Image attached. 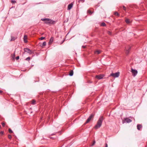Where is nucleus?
<instances>
[{
  "mask_svg": "<svg viewBox=\"0 0 147 147\" xmlns=\"http://www.w3.org/2000/svg\"><path fill=\"white\" fill-rule=\"evenodd\" d=\"M45 37H41V38H40V40H43V39H45Z\"/></svg>",
  "mask_w": 147,
  "mask_h": 147,
  "instance_id": "nucleus-30",
  "label": "nucleus"
},
{
  "mask_svg": "<svg viewBox=\"0 0 147 147\" xmlns=\"http://www.w3.org/2000/svg\"><path fill=\"white\" fill-rule=\"evenodd\" d=\"M54 21H52V20H50L48 18V20H47V21H46V22H45V23L46 24H53L54 23Z\"/></svg>",
  "mask_w": 147,
  "mask_h": 147,
  "instance_id": "nucleus-7",
  "label": "nucleus"
},
{
  "mask_svg": "<svg viewBox=\"0 0 147 147\" xmlns=\"http://www.w3.org/2000/svg\"><path fill=\"white\" fill-rule=\"evenodd\" d=\"M87 13L90 14V15H91L92 14V12L90 10H88L87 11Z\"/></svg>",
  "mask_w": 147,
  "mask_h": 147,
  "instance_id": "nucleus-21",
  "label": "nucleus"
},
{
  "mask_svg": "<svg viewBox=\"0 0 147 147\" xmlns=\"http://www.w3.org/2000/svg\"><path fill=\"white\" fill-rule=\"evenodd\" d=\"M5 123L4 122H2V125L3 127H4L5 125Z\"/></svg>",
  "mask_w": 147,
  "mask_h": 147,
  "instance_id": "nucleus-31",
  "label": "nucleus"
},
{
  "mask_svg": "<svg viewBox=\"0 0 147 147\" xmlns=\"http://www.w3.org/2000/svg\"><path fill=\"white\" fill-rule=\"evenodd\" d=\"M131 48V47L129 46H128L127 48H126L125 53L127 55H128L129 54Z\"/></svg>",
  "mask_w": 147,
  "mask_h": 147,
  "instance_id": "nucleus-8",
  "label": "nucleus"
},
{
  "mask_svg": "<svg viewBox=\"0 0 147 147\" xmlns=\"http://www.w3.org/2000/svg\"><path fill=\"white\" fill-rule=\"evenodd\" d=\"M100 25L101 26H106V24L105 22H102L101 24Z\"/></svg>",
  "mask_w": 147,
  "mask_h": 147,
  "instance_id": "nucleus-20",
  "label": "nucleus"
},
{
  "mask_svg": "<svg viewBox=\"0 0 147 147\" xmlns=\"http://www.w3.org/2000/svg\"><path fill=\"white\" fill-rule=\"evenodd\" d=\"M24 51L25 52H27L28 53L31 54L32 53V52L30 49L28 48H25L24 49Z\"/></svg>",
  "mask_w": 147,
  "mask_h": 147,
  "instance_id": "nucleus-5",
  "label": "nucleus"
},
{
  "mask_svg": "<svg viewBox=\"0 0 147 147\" xmlns=\"http://www.w3.org/2000/svg\"><path fill=\"white\" fill-rule=\"evenodd\" d=\"M4 131H1L0 132V134L1 135H3V134H4Z\"/></svg>",
  "mask_w": 147,
  "mask_h": 147,
  "instance_id": "nucleus-27",
  "label": "nucleus"
},
{
  "mask_svg": "<svg viewBox=\"0 0 147 147\" xmlns=\"http://www.w3.org/2000/svg\"><path fill=\"white\" fill-rule=\"evenodd\" d=\"M120 74V73L119 72H118L115 73H111L110 74V76H112L114 78H117L118 77Z\"/></svg>",
  "mask_w": 147,
  "mask_h": 147,
  "instance_id": "nucleus-2",
  "label": "nucleus"
},
{
  "mask_svg": "<svg viewBox=\"0 0 147 147\" xmlns=\"http://www.w3.org/2000/svg\"><path fill=\"white\" fill-rule=\"evenodd\" d=\"M27 36L26 35H24V42L27 43L28 42L27 40Z\"/></svg>",
  "mask_w": 147,
  "mask_h": 147,
  "instance_id": "nucleus-11",
  "label": "nucleus"
},
{
  "mask_svg": "<svg viewBox=\"0 0 147 147\" xmlns=\"http://www.w3.org/2000/svg\"><path fill=\"white\" fill-rule=\"evenodd\" d=\"M124 121L125 122L127 123H129L131 122L132 121L129 118H126L124 119Z\"/></svg>",
  "mask_w": 147,
  "mask_h": 147,
  "instance_id": "nucleus-9",
  "label": "nucleus"
},
{
  "mask_svg": "<svg viewBox=\"0 0 147 147\" xmlns=\"http://www.w3.org/2000/svg\"><path fill=\"white\" fill-rule=\"evenodd\" d=\"M46 45V42H44L42 44V46H44Z\"/></svg>",
  "mask_w": 147,
  "mask_h": 147,
  "instance_id": "nucleus-23",
  "label": "nucleus"
},
{
  "mask_svg": "<svg viewBox=\"0 0 147 147\" xmlns=\"http://www.w3.org/2000/svg\"><path fill=\"white\" fill-rule=\"evenodd\" d=\"M142 127V126L140 124H138L137 125V129L139 130H140V129Z\"/></svg>",
  "mask_w": 147,
  "mask_h": 147,
  "instance_id": "nucleus-12",
  "label": "nucleus"
},
{
  "mask_svg": "<svg viewBox=\"0 0 147 147\" xmlns=\"http://www.w3.org/2000/svg\"><path fill=\"white\" fill-rule=\"evenodd\" d=\"M86 46H82V48H84V49L85 48H86Z\"/></svg>",
  "mask_w": 147,
  "mask_h": 147,
  "instance_id": "nucleus-35",
  "label": "nucleus"
},
{
  "mask_svg": "<svg viewBox=\"0 0 147 147\" xmlns=\"http://www.w3.org/2000/svg\"><path fill=\"white\" fill-rule=\"evenodd\" d=\"M107 34L110 35H111L112 34L111 32L109 31L107 32Z\"/></svg>",
  "mask_w": 147,
  "mask_h": 147,
  "instance_id": "nucleus-26",
  "label": "nucleus"
},
{
  "mask_svg": "<svg viewBox=\"0 0 147 147\" xmlns=\"http://www.w3.org/2000/svg\"><path fill=\"white\" fill-rule=\"evenodd\" d=\"M104 76V75L103 74H100L98 75H96L95 78L98 79L100 80L103 78Z\"/></svg>",
  "mask_w": 147,
  "mask_h": 147,
  "instance_id": "nucleus-6",
  "label": "nucleus"
},
{
  "mask_svg": "<svg viewBox=\"0 0 147 147\" xmlns=\"http://www.w3.org/2000/svg\"><path fill=\"white\" fill-rule=\"evenodd\" d=\"M15 54H13V57H15Z\"/></svg>",
  "mask_w": 147,
  "mask_h": 147,
  "instance_id": "nucleus-38",
  "label": "nucleus"
},
{
  "mask_svg": "<svg viewBox=\"0 0 147 147\" xmlns=\"http://www.w3.org/2000/svg\"><path fill=\"white\" fill-rule=\"evenodd\" d=\"M1 125H0V129H1Z\"/></svg>",
  "mask_w": 147,
  "mask_h": 147,
  "instance_id": "nucleus-39",
  "label": "nucleus"
},
{
  "mask_svg": "<svg viewBox=\"0 0 147 147\" xmlns=\"http://www.w3.org/2000/svg\"><path fill=\"white\" fill-rule=\"evenodd\" d=\"M96 143V142H95V140H94L93 141V143L92 144V146H93V145H94L95 143Z\"/></svg>",
  "mask_w": 147,
  "mask_h": 147,
  "instance_id": "nucleus-28",
  "label": "nucleus"
},
{
  "mask_svg": "<svg viewBox=\"0 0 147 147\" xmlns=\"http://www.w3.org/2000/svg\"><path fill=\"white\" fill-rule=\"evenodd\" d=\"M30 59V57H28L25 60L26 61H29Z\"/></svg>",
  "mask_w": 147,
  "mask_h": 147,
  "instance_id": "nucleus-25",
  "label": "nucleus"
},
{
  "mask_svg": "<svg viewBox=\"0 0 147 147\" xmlns=\"http://www.w3.org/2000/svg\"><path fill=\"white\" fill-rule=\"evenodd\" d=\"M105 147H108V145L107 143L105 144Z\"/></svg>",
  "mask_w": 147,
  "mask_h": 147,
  "instance_id": "nucleus-36",
  "label": "nucleus"
},
{
  "mask_svg": "<svg viewBox=\"0 0 147 147\" xmlns=\"http://www.w3.org/2000/svg\"><path fill=\"white\" fill-rule=\"evenodd\" d=\"M114 14L115 16H119V14L116 11H115L114 12Z\"/></svg>",
  "mask_w": 147,
  "mask_h": 147,
  "instance_id": "nucleus-19",
  "label": "nucleus"
},
{
  "mask_svg": "<svg viewBox=\"0 0 147 147\" xmlns=\"http://www.w3.org/2000/svg\"><path fill=\"white\" fill-rule=\"evenodd\" d=\"M101 51L100 50H97L95 51L94 53L95 54H99L100 53Z\"/></svg>",
  "mask_w": 147,
  "mask_h": 147,
  "instance_id": "nucleus-13",
  "label": "nucleus"
},
{
  "mask_svg": "<svg viewBox=\"0 0 147 147\" xmlns=\"http://www.w3.org/2000/svg\"><path fill=\"white\" fill-rule=\"evenodd\" d=\"M8 138L9 139H11V135H9L8 136Z\"/></svg>",
  "mask_w": 147,
  "mask_h": 147,
  "instance_id": "nucleus-29",
  "label": "nucleus"
},
{
  "mask_svg": "<svg viewBox=\"0 0 147 147\" xmlns=\"http://www.w3.org/2000/svg\"><path fill=\"white\" fill-rule=\"evenodd\" d=\"M123 9L124 10H126V7H125V6H123Z\"/></svg>",
  "mask_w": 147,
  "mask_h": 147,
  "instance_id": "nucleus-33",
  "label": "nucleus"
},
{
  "mask_svg": "<svg viewBox=\"0 0 147 147\" xmlns=\"http://www.w3.org/2000/svg\"><path fill=\"white\" fill-rule=\"evenodd\" d=\"M131 72L133 76L134 77L136 76L138 73V71L137 70L134 69L132 68L131 69Z\"/></svg>",
  "mask_w": 147,
  "mask_h": 147,
  "instance_id": "nucleus-4",
  "label": "nucleus"
},
{
  "mask_svg": "<svg viewBox=\"0 0 147 147\" xmlns=\"http://www.w3.org/2000/svg\"><path fill=\"white\" fill-rule=\"evenodd\" d=\"M16 38L14 37L11 36V39L10 40V41H13L15 40Z\"/></svg>",
  "mask_w": 147,
  "mask_h": 147,
  "instance_id": "nucleus-18",
  "label": "nucleus"
},
{
  "mask_svg": "<svg viewBox=\"0 0 147 147\" xmlns=\"http://www.w3.org/2000/svg\"><path fill=\"white\" fill-rule=\"evenodd\" d=\"M9 132L11 134L12 133H13V131L10 128H9Z\"/></svg>",
  "mask_w": 147,
  "mask_h": 147,
  "instance_id": "nucleus-24",
  "label": "nucleus"
},
{
  "mask_svg": "<svg viewBox=\"0 0 147 147\" xmlns=\"http://www.w3.org/2000/svg\"><path fill=\"white\" fill-rule=\"evenodd\" d=\"M125 21L127 24H129L131 23V21L128 19H126Z\"/></svg>",
  "mask_w": 147,
  "mask_h": 147,
  "instance_id": "nucleus-14",
  "label": "nucleus"
},
{
  "mask_svg": "<svg viewBox=\"0 0 147 147\" xmlns=\"http://www.w3.org/2000/svg\"><path fill=\"white\" fill-rule=\"evenodd\" d=\"M16 59L17 60H18L19 59V57L18 56L16 57Z\"/></svg>",
  "mask_w": 147,
  "mask_h": 147,
  "instance_id": "nucleus-32",
  "label": "nucleus"
},
{
  "mask_svg": "<svg viewBox=\"0 0 147 147\" xmlns=\"http://www.w3.org/2000/svg\"><path fill=\"white\" fill-rule=\"evenodd\" d=\"M73 5V3H71L70 4H69L68 6L67 9L68 10L70 9L72 7Z\"/></svg>",
  "mask_w": 147,
  "mask_h": 147,
  "instance_id": "nucleus-10",
  "label": "nucleus"
},
{
  "mask_svg": "<svg viewBox=\"0 0 147 147\" xmlns=\"http://www.w3.org/2000/svg\"><path fill=\"white\" fill-rule=\"evenodd\" d=\"M53 41V37H51V38H50V40H49V43L50 44H51L52 43Z\"/></svg>",
  "mask_w": 147,
  "mask_h": 147,
  "instance_id": "nucleus-15",
  "label": "nucleus"
},
{
  "mask_svg": "<svg viewBox=\"0 0 147 147\" xmlns=\"http://www.w3.org/2000/svg\"><path fill=\"white\" fill-rule=\"evenodd\" d=\"M103 120V117L102 116L100 117L97 122V124L94 126V128L96 129L99 128L102 125Z\"/></svg>",
  "mask_w": 147,
  "mask_h": 147,
  "instance_id": "nucleus-1",
  "label": "nucleus"
},
{
  "mask_svg": "<svg viewBox=\"0 0 147 147\" xmlns=\"http://www.w3.org/2000/svg\"><path fill=\"white\" fill-rule=\"evenodd\" d=\"M3 92V91L1 90H0V94H1Z\"/></svg>",
  "mask_w": 147,
  "mask_h": 147,
  "instance_id": "nucleus-34",
  "label": "nucleus"
},
{
  "mask_svg": "<svg viewBox=\"0 0 147 147\" xmlns=\"http://www.w3.org/2000/svg\"><path fill=\"white\" fill-rule=\"evenodd\" d=\"M36 101L34 100H33L32 101V104L33 105L36 104Z\"/></svg>",
  "mask_w": 147,
  "mask_h": 147,
  "instance_id": "nucleus-17",
  "label": "nucleus"
},
{
  "mask_svg": "<svg viewBox=\"0 0 147 147\" xmlns=\"http://www.w3.org/2000/svg\"><path fill=\"white\" fill-rule=\"evenodd\" d=\"M73 75V70H71L70 71L69 75L70 76H72Z\"/></svg>",
  "mask_w": 147,
  "mask_h": 147,
  "instance_id": "nucleus-16",
  "label": "nucleus"
},
{
  "mask_svg": "<svg viewBox=\"0 0 147 147\" xmlns=\"http://www.w3.org/2000/svg\"><path fill=\"white\" fill-rule=\"evenodd\" d=\"M64 40H63V41H62V42L61 43V44H62V43L63 42H64Z\"/></svg>",
  "mask_w": 147,
  "mask_h": 147,
  "instance_id": "nucleus-37",
  "label": "nucleus"
},
{
  "mask_svg": "<svg viewBox=\"0 0 147 147\" xmlns=\"http://www.w3.org/2000/svg\"><path fill=\"white\" fill-rule=\"evenodd\" d=\"M47 20H48V18H42L41 19V20L45 21V22L47 21Z\"/></svg>",
  "mask_w": 147,
  "mask_h": 147,
  "instance_id": "nucleus-22",
  "label": "nucleus"
},
{
  "mask_svg": "<svg viewBox=\"0 0 147 147\" xmlns=\"http://www.w3.org/2000/svg\"><path fill=\"white\" fill-rule=\"evenodd\" d=\"M94 115L93 114H91L89 117L87 119L86 121V122L85 123H88L92 119H93L94 117Z\"/></svg>",
  "mask_w": 147,
  "mask_h": 147,
  "instance_id": "nucleus-3",
  "label": "nucleus"
}]
</instances>
